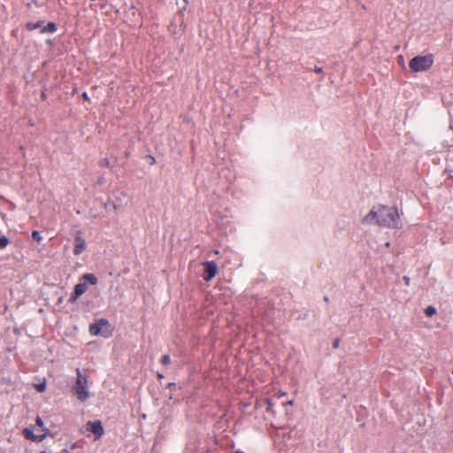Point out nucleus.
Here are the masks:
<instances>
[{
  "label": "nucleus",
  "mask_w": 453,
  "mask_h": 453,
  "mask_svg": "<svg viewBox=\"0 0 453 453\" xmlns=\"http://www.w3.org/2000/svg\"><path fill=\"white\" fill-rule=\"evenodd\" d=\"M23 434L27 439L31 440L33 441H42L45 438V434H35L34 429L32 427H26L23 430Z\"/></svg>",
  "instance_id": "obj_8"
},
{
  "label": "nucleus",
  "mask_w": 453,
  "mask_h": 453,
  "mask_svg": "<svg viewBox=\"0 0 453 453\" xmlns=\"http://www.w3.org/2000/svg\"><path fill=\"white\" fill-rule=\"evenodd\" d=\"M86 242L82 236L80 234L76 235L74 238V248L73 254L75 256L81 255L86 250Z\"/></svg>",
  "instance_id": "obj_7"
},
{
  "label": "nucleus",
  "mask_w": 453,
  "mask_h": 453,
  "mask_svg": "<svg viewBox=\"0 0 453 453\" xmlns=\"http://www.w3.org/2000/svg\"><path fill=\"white\" fill-rule=\"evenodd\" d=\"M57 30V25L54 22H49L42 29V33H54Z\"/></svg>",
  "instance_id": "obj_10"
},
{
  "label": "nucleus",
  "mask_w": 453,
  "mask_h": 453,
  "mask_svg": "<svg viewBox=\"0 0 453 453\" xmlns=\"http://www.w3.org/2000/svg\"><path fill=\"white\" fill-rule=\"evenodd\" d=\"M203 266L204 268L203 280L205 281H210L212 278H214L218 273V265L213 261H206L203 263Z\"/></svg>",
  "instance_id": "obj_5"
},
{
  "label": "nucleus",
  "mask_w": 453,
  "mask_h": 453,
  "mask_svg": "<svg viewBox=\"0 0 453 453\" xmlns=\"http://www.w3.org/2000/svg\"><path fill=\"white\" fill-rule=\"evenodd\" d=\"M36 425L42 429V431L43 432L42 434H45V436L48 434L49 433V429L45 426L42 419L40 418V417H37L36 418Z\"/></svg>",
  "instance_id": "obj_12"
},
{
  "label": "nucleus",
  "mask_w": 453,
  "mask_h": 453,
  "mask_svg": "<svg viewBox=\"0 0 453 453\" xmlns=\"http://www.w3.org/2000/svg\"><path fill=\"white\" fill-rule=\"evenodd\" d=\"M314 72H315L316 73H322V68H321V67H318V66H316V67L314 68Z\"/></svg>",
  "instance_id": "obj_21"
},
{
  "label": "nucleus",
  "mask_w": 453,
  "mask_h": 453,
  "mask_svg": "<svg viewBox=\"0 0 453 453\" xmlns=\"http://www.w3.org/2000/svg\"><path fill=\"white\" fill-rule=\"evenodd\" d=\"M43 22L42 21H37V22H28L27 24V30H35V29H37L39 27H41L42 26Z\"/></svg>",
  "instance_id": "obj_13"
},
{
  "label": "nucleus",
  "mask_w": 453,
  "mask_h": 453,
  "mask_svg": "<svg viewBox=\"0 0 453 453\" xmlns=\"http://www.w3.org/2000/svg\"><path fill=\"white\" fill-rule=\"evenodd\" d=\"M32 237H33L34 240H35L38 242H41L42 240V237L40 232L37 231V230H34L32 232Z\"/></svg>",
  "instance_id": "obj_17"
},
{
  "label": "nucleus",
  "mask_w": 453,
  "mask_h": 453,
  "mask_svg": "<svg viewBox=\"0 0 453 453\" xmlns=\"http://www.w3.org/2000/svg\"><path fill=\"white\" fill-rule=\"evenodd\" d=\"M87 429L96 435V439H99L104 434V427L101 421H88L87 423Z\"/></svg>",
  "instance_id": "obj_6"
},
{
  "label": "nucleus",
  "mask_w": 453,
  "mask_h": 453,
  "mask_svg": "<svg viewBox=\"0 0 453 453\" xmlns=\"http://www.w3.org/2000/svg\"><path fill=\"white\" fill-rule=\"evenodd\" d=\"M35 388L39 391V392H43L45 391L46 389V380L45 379H42V381L37 383V384H35Z\"/></svg>",
  "instance_id": "obj_14"
},
{
  "label": "nucleus",
  "mask_w": 453,
  "mask_h": 453,
  "mask_svg": "<svg viewBox=\"0 0 453 453\" xmlns=\"http://www.w3.org/2000/svg\"><path fill=\"white\" fill-rule=\"evenodd\" d=\"M170 360H171L170 356L165 355L161 358V365H168L170 364Z\"/></svg>",
  "instance_id": "obj_18"
},
{
  "label": "nucleus",
  "mask_w": 453,
  "mask_h": 453,
  "mask_svg": "<svg viewBox=\"0 0 453 453\" xmlns=\"http://www.w3.org/2000/svg\"><path fill=\"white\" fill-rule=\"evenodd\" d=\"M103 165L108 166L109 165V160L107 158H104Z\"/></svg>",
  "instance_id": "obj_22"
},
{
  "label": "nucleus",
  "mask_w": 453,
  "mask_h": 453,
  "mask_svg": "<svg viewBox=\"0 0 453 453\" xmlns=\"http://www.w3.org/2000/svg\"><path fill=\"white\" fill-rule=\"evenodd\" d=\"M82 279L92 285H96L97 283V278L93 273H85L82 276Z\"/></svg>",
  "instance_id": "obj_11"
},
{
  "label": "nucleus",
  "mask_w": 453,
  "mask_h": 453,
  "mask_svg": "<svg viewBox=\"0 0 453 453\" xmlns=\"http://www.w3.org/2000/svg\"><path fill=\"white\" fill-rule=\"evenodd\" d=\"M88 331L91 335H102L104 338H108L112 334V327L106 319H100L91 324Z\"/></svg>",
  "instance_id": "obj_4"
},
{
  "label": "nucleus",
  "mask_w": 453,
  "mask_h": 453,
  "mask_svg": "<svg viewBox=\"0 0 453 453\" xmlns=\"http://www.w3.org/2000/svg\"><path fill=\"white\" fill-rule=\"evenodd\" d=\"M83 96H84V98H88V96H87V94H86V93H84V94H83Z\"/></svg>",
  "instance_id": "obj_23"
},
{
  "label": "nucleus",
  "mask_w": 453,
  "mask_h": 453,
  "mask_svg": "<svg viewBox=\"0 0 453 453\" xmlns=\"http://www.w3.org/2000/svg\"><path fill=\"white\" fill-rule=\"evenodd\" d=\"M235 453H243V452H241V451H236Z\"/></svg>",
  "instance_id": "obj_24"
},
{
  "label": "nucleus",
  "mask_w": 453,
  "mask_h": 453,
  "mask_svg": "<svg viewBox=\"0 0 453 453\" xmlns=\"http://www.w3.org/2000/svg\"><path fill=\"white\" fill-rule=\"evenodd\" d=\"M339 343H340V340H339V339H335V340L334 341L333 347H334V349H337V348L339 347Z\"/></svg>",
  "instance_id": "obj_20"
},
{
  "label": "nucleus",
  "mask_w": 453,
  "mask_h": 453,
  "mask_svg": "<svg viewBox=\"0 0 453 453\" xmlns=\"http://www.w3.org/2000/svg\"><path fill=\"white\" fill-rule=\"evenodd\" d=\"M73 390L78 399L81 402H85L90 397L88 378L80 370H77V380Z\"/></svg>",
  "instance_id": "obj_3"
},
{
  "label": "nucleus",
  "mask_w": 453,
  "mask_h": 453,
  "mask_svg": "<svg viewBox=\"0 0 453 453\" xmlns=\"http://www.w3.org/2000/svg\"><path fill=\"white\" fill-rule=\"evenodd\" d=\"M364 224L375 223L388 228H401L402 224L398 211L395 207L380 205L372 209L364 219Z\"/></svg>",
  "instance_id": "obj_1"
},
{
  "label": "nucleus",
  "mask_w": 453,
  "mask_h": 453,
  "mask_svg": "<svg viewBox=\"0 0 453 453\" xmlns=\"http://www.w3.org/2000/svg\"><path fill=\"white\" fill-rule=\"evenodd\" d=\"M403 280L404 281V284H405L406 286H409V285H410V282H411V279H410V277H408V276H403Z\"/></svg>",
  "instance_id": "obj_19"
},
{
  "label": "nucleus",
  "mask_w": 453,
  "mask_h": 453,
  "mask_svg": "<svg viewBox=\"0 0 453 453\" xmlns=\"http://www.w3.org/2000/svg\"><path fill=\"white\" fill-rule=\"evenodd\" d=\"M425 314L427 317H432L436 314V309L434 306H427L425 310Z\"/></svg>",
  "instance_id": "obj_15"
},
{
  "label": "nucleus",
  "mask_w": 453,
  "mask_h": 453,
  "mask_svg": "<svg viewBox=\"0 0 453 453\" xmlns=\"http://www.w3.org/2000/svg\"><path fill=\"white\" fill-rule=\"evenodd\" d=\"M434 59L432 54L416 56L409 62V67L413 73L426 72L434 65Z\"/></svg>",
  "instance_id": "obj_2"
},
{
  "label": "nucleus",
  "mask_w": 453,
  "mask_h": 453,
  "mask_svg": "<svg viewBox=\"0 0 453 453\" xmlns=\"http://www.w3.org/2000/svg\"><path fill=\"white\" fill-rule=\"evenodd\" d=\"M88 290L86 283H78L74 287L73 293L72 294L71 300H76Z\"/></svg>",
  "instance_id": "obj_9"
},
{
  "label": "nucleus",
  "mask_w": 453,
  "mask_h": 453,
  "mask_svg": "<svg viewBox=\"0 0 453 453\" xmlns=\"http://www.w3.org/2000/svg\"><path fill=\"white\" fill-rule=\"evenodd\" d=\"M10 243L9 239L6 236L0 237V250L4 249Z\"/></svg>",
  "instance_id": "obj_16"
}]
</instances>
